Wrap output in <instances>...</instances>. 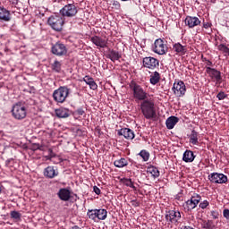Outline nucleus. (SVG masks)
<instances>
[{"mask_svg": "<svg viewBox=\"0 0 229 229\" xmlns=\"http://www.w3.org/2000/svg\"><path fill=\"white\" fill-rule=\"evenodd\" d=\"M93 192H95V194L99 196V194H101V190L98 186H94L93 187Z\"/></svg>", "mask_w": 229, "mask_h": 229, "instance_id": "a18cd8bd", "label": "nucleus"}, {"mask_svg": "<svg viewBox=\"0 0 229 229\" xmlns=\"http://www.w3.org/2000/svg\"><path fill=\"white\" fill-rule=\"evenodd\" d=\"M31 148H32L33 151H37V150L43 151L44 150V147L38 143H33Z\"/></svg>", "mask_w": 229, "mask_h": 229, "instance_id": "e433bc0d", "label": "nucleus"}, {"mask_svg": "<svg viewBox=\"0 0 229 229\" xmlns=\"http://www.w3.org/2000/svg\"><path fill=\"white\" fill-rule=\"evenodd\" d=\"M218 51H222V53H225V55H229V48L225 44H220L218 46Z\"/></svg>", "mask_w": 229, "mask_h": 229, "instance_id": "c9c22d12", "label": "nucleus"}, {"mask_svg": "<svg viewBox=\"0 0 229 229\" xmlns=\"http://www.w3.org/2000/svg\"><path fill=\"white\" fill-rule=\"evenodd\" d=\"M11 219H14L15 221H21V217H22V215L19 211H11L10 213Z\"/></svg>", "mask_w": 229, "mask_h": 229, "instance_id": "72a5a7b5", "label": "nucleus"}, {"mask_svg": "<svg viewBox=\"0 0 229 229\" xmlns=\"http://www.w3.org/2000/svg\"><path fill=\"white\" fill-rule=\"evenodd\" d=\"M211 26H212V23H209V22L203 23V28H205V30H208V28H210Z\"/></svg>", "mask_w": 229, "mask_h": 229, "instance_id": "09e8293b", "label": "nucleus"}, {"mask_svg": "<svg viewBox=\"0 0 229 229\" xmlns=\"http://www.w3.org/2000/svg\"><path fill=\"white\" fill-rule=\"evenodd\" d=\"M106 58H109L111 62H117V60H121L122 55L119 52L114 49H109L108 54L106 55Z\"/></svg>", "mask_w": 229, "mask_h": 229, "instance_id": "4be33fe9", "label": "nucleus"}, {"mask_svg": "<svg viewBox=\"0 0 229 229\" xmlns=\"http://www.w3.org/2000/svg\"><path fill=\"white\" fill-rule=\"evenodd\" d=\"M202 62H206L205 69H207V67H214V63H212V61L207 59L206 57H203V55H202Z\"/></svg>", "mask_w": 229, "mask_h": 229, "instance_id": "ea45409f", "label": "nucleus"}, {"mask_svg": "<svg viewBox=\"0 0 229 229\" xmlns=\"http://www.w3.org/2000/svg\"><path fill=\"white\" fill-rule=\"evenodd\" d=\"M114 167H118V169H123V167H126L128 165V159L124 157H121L120 159H116L114 162Z\"/></svg>", "mask_w": 229, "mask_h": 229, "instance_id": "cd10ccee", "label": "nucleus"}, {"mask_svg": "<svg viewBox=\"0 0 229 229\" xmlns=\"http://www.w3.org/2000/svg\"><path fill=\"white\" fill-rule=\"evenodd\" d=\"M147 173L148 174H151L153 178H158L160 176V171H158V168L154 165H149L147 167Z\"/></svg>", "mask_w": 229, "mask_h": 229, "instance_id": "bb28decb", "label": "nucleus"}, {"mask_svg": "<svg viewBox=\"0 0 229 229\" xmlns=\"http://www.w3.org/2000/svg\"><path fill=\"white\" fill-rule=\"evenodd\" d=\"M121 182L122 183H123V185H126V187H131V184L133 183L131 179H128V178H123L121 180Z\"/></svg>", "mask_w": 229, "mask_h": 229, "instance_id": "58836bf2", "label": "nucleus"}, {"mask_svg": "<svg viewBox=\"0 0 229 229\" xmlns=\"http://www.w3.org/2000/svg\"><path fill=\"white\" fill-rule=\"evenodd\" d=\"M55 114L58 119H67V117H71V110L65 107H59L55 109Z\"/></svg>", "mask_w": 229, "mask_h": 229, "instance_id": "a211bd4d", "label": "nucleus"}, {"mask_svg": "<svg viewBox=\"0 0 229 229\" xmlns=\"http://www.w3.org/2000/svg\"><path fill=\"white\" fill-rule=\"evenodd\" d=\"M212 225H214V222H212V220H205L202 224V228L212 229Z\"/></svg>", "mask_w": 229, "mask_h": 229, "instance_id": "f704fd0d", "label": "nucleus"}, {"mask_svg": "<svg viewBox=\"0 0 229 229\" xmlns=\"http://www.w3.org/2000/svg\"><path fill=\"white\" fill-rule=\"evenodd\" d=\"M119 137H124L127 140H133L135 139V132L130 128H122L118 131Z\"/></svg>", "mask_w": 229, "mask_h": 229, "instance_id": "2eb2a0df", "label": "nucleus"}, {"mask_svg": "<svg viewBox=\"0 0 229 229\" xmlns=\"http://www.w3.org/2000/svg\"><path fill=\"white\" fill-rule=\"evenodd\" d=\"M92 44L97 46V47L105 48L108 46V41L99 36H94L90 38Z\"/></svg>", "mask_w": 229, "mask_h": 229, "instance_id": "dca6fc26", "label": "nucleus"}, {"mask_svg": "<svg viewBox=\"0 0 229 229\" xmlns=\"http://www.w3.org/2000/svg\"><path fill=\"white\" fill-rule=\"evenodd\" d=\"M58 158H60V157H56L54 158L55 162H58Z\"/></svg>", "mask_w": 229, "mask_h": 229, "instance_id": "603ef678", "label": "nucleus"}, {"mask_svg": "<svg viewBox=\"0 0 229 229\" xmlns=\"http://www.w3.org/2000/svg\"><path fill=\"white\" fill-rule=\"evenodd\" d=\"M0 21H3V22H10L12 21V13L4 6H0Z\"/></svg>", "mask_w": 229, "mask_h": 229, "instance_id": "aec40b11", "label": "nucleus"}, {"mask_svg": "<svg viewBox=\"0 0 229 229\" xmlns=\"http://www.w3.org/2000/svg\"><path fill=\"white\" fill-rule=\"evenodd\" d=\"M198 137H199V133H198L196 130H192L191 133L189 135L190 144H192L193 146H198L199 144Z\"/></svg>", "mask_w": 229, "mask_h": 229, "instance_id": "a878e982", "label": "nucleus"}, {"mask_svg": "<svg viewBox=\"0 0 229 229\" xmlns=\"http://www.w3.org/2000/svg\"><path fill=\"white\" fill-rule=\"evenodd\" d=\"M83 81L86 82V85H89V89H91V90H98V83H96V81H94V79L92 77L85 76L83 78Z\"/></svg>", "mask_w": 229, "mask_h": 229, "instance_id": "393cba45", "label": "nucleus"}, {"mask_svg": "<svg viewBox=\"0 0 229 229\" xmlns=\"http://www.w3.org/2000/svg\"><path fill=\"white\" fill-rule=\"evenodd\" d=\"M58 167L48 165L47 168L44 169V176L46 178H49L50 180H53V178H56L58 176Z\"/></svg>", "mask_w": 229, "mask_h": 229, "instance_id": "4468645a", "label": "nucleus"}, {"mask_svg": "<svg viewBox=\"0 0 229 229\" xmlns=\"http://www.w3.org/2000/svg\"><path fill=\"white\" fill-rule=\"evenodd\" d=\"M47 23L55 31H62L65 21L64 20V16L54 14L48 18Z\"/></svg>", "mask_w": 229, "mask_h": 229, "instance_id": "7ed1b4c3", "label": "nucleus"}, {"mask_svg": "<svg viewBox=\"0 0 229 229\" xmlns=\"http://www.w3.org/2000/svg\"><path fill=\"white\" fill-rule=\"evenodd\" d=\"M206 72L207 74H208L209 77H211L212 80H216L217 83H221V81H223V76H221V72L216 68L206 67Z\"/></svg>", "mask_w": 229, "mask_h": 229, "instance_id": "ddd939ff", "label": "nucleus"}, {"mask_svg": "<svg viewBox=\"0 0 229 229\" xmlns=\"http://www.w3.org/2000/svg\"><path fill=\"white\" fill-rule=\"evenodd\" d=\"M51 69L54 72H62V63L58 60H55L53 64H51Z\"/></svg>", "mask_w": 229, "mask_h": 229, "instance_id": "7c9ffc66", "label": "nucleus"}, {"mask_svg": "<svg viewBox=\"0 0 229 229\" xmlns=\"http://www.w3.org/2000/svg\"><path fill=\"white\" fill-rule=\"evenodd\" d=\"M131 205H132V207H140V203H139V201H137V199H133L131 201Z\"/></svg>", "mask_w": 229, "mask_h": 229, "instance_id": "49530a36", "label": "nucleus"}, {"mask_svg": "<svg viewBox=\"0 0 229 229\" xmlns=\"http://www.w3.org/2000/svg\"><path fill=\"white\" fill-rule=\"evenodd\" d=\"M12 114L14 119H17V121H22V119H26V115H28V109H26L24 105L19 102L13 106Z\"/></svg>", "mask_w": 229, "mask_h": 229, "instance_id": "20e7f679", "label": "nucleus"}, {"mask_svg": "<svg viewBox=\"0 0 229 229\" xmlns=\"http://www.w3.org/2000/svg\"><path fill=\"white\" fill-rule=\"evenodd\" d=\"M184 22L185 25L191 29L196 28V26H199V24H201V21H199V18L196 16H187Z\"/></svg>", "mask_w": 229, "mask_h": 229, "instance_id": "f3484780", "label": "nucleus"}, {"mask_svg": "<svg viewBox=\"0 0 229 229\" xmlns=\"http://www.w3.org/2000/svg\"><path fill=\"white\" fill-rule=\"evenodd\" d=\"M70 94L71 89L69 86H60L57 89L54 90L52 97L55 103L64 105Z\"/></svg>", "mask_w": 229, "mask_h": 229, "instance_id": "f03ea898", "label": "nucleus"}, {"mask_svg": "<svg viewBox=\"0 0 229 229\" xmlns=\"http://www.w3.org/2000/svg\"><path fill=\"white\" fill-rule=\"evenodd\" d=\"M129 87L132 92V98L136 103H140V108L145 119H157V108L155 107V100L148 98L149 93L144 88L131 81Z\"/></svg>", "mask_w": 229, "mask_h": 229, "instance_id": "f257e3e1", "label": "nucleus"}, {"mask_svg": "<svg viewBox=\"0 0 229 229\" xmlns=\"http://www.w3.org/2000/svg\"><path fill=\"white\" fill-rule=\"evenodd\" d=\"M194 158H196V156L194 155V152H192V150H185L182 156L183 162H194Z\"/></svg>", "mask_w": 229, "mask_h": 229, "instance_id": "b1692460", "label": "nucleus"}, {"mask_svg": "<svg viewBox=\"0 0 229 229\" xmlns=\"http://www.w3.org/2000/svg\"><path fill=\"white\" fill-rule=\"evenodd\" d=\"M67 51V46L60 41L56 42L51 47V53L55 56H66Z\"/></svg>", "mask_w": 229, "mask_h": 229, "instance_id": "0eeeda50", "label": "nucleus"}, {"mask_svg": "<svg viewBox=\"0 0 229 229\" xmlns=\"http://www.w3.org/2000/svg\"><path fill=\"white\" fill-rule=\"evenodd\" d=\"M217 99H219V101H223V99H226V98H228V95H226L225 92L220 91L217 95H216Z\"/></svg>", "mask_w": 229, "mask_h": 229, "instance_id": "a19ab883", "label": "nucleus"}, {"mask_svg": "<svg viewBox=\"0 0 229 229\" xmlns=\"http://www.w3.org/2000/svg\"><path fill=\"white\" fill-rule=\"evenodd\" d=\"M160 80H161L160 72H154L150 74L149 81L151 85H157V83H160Z\"/></svg>", "mask_w": 229, "mask_h": 229, "instance_id": "c85d7f7f", "label": "nucleus"}, {"mask_svg": "<svg viewBox=\"0 0 229 229\" xmlns=\"http://www.w3.org/2000/svg\"><path fill=\"white\" fill-rule=\"evenodd\" d=\"M201 201V195L198 193H192L191 196V199L186 201V210L188 212H191V210H194L198 205H199V202Z\"/></svg>", "mask_w": 229, "mask_h": 229, "instance_id": "1a4fd4ad", "label": "nucleus"}, {"mask_svg": "<svg viewBox=\"0 0 229 229\" xmlns=\"http://www.w3.org/2000/svg\"><path fill=\"white\" fill-rule=\"evenodd\" d=\"M178 121H180V119L176 116L168 117L165 121L167 130H173V128L178 124Z\"/></svg>", "mask_w": 229, "mask_h": 229, "instance_id": "5701e85b", "label": "nucleus"}, {"mask_svg": "<svg viewBox=\"0 0 229 229\" xmlns=\"http://www.w3.org/2000/svg\"><path fill=\"white\" fill-rule=\"evenodd\" d=\"M208 205H210L208 200H204L199 203V208H202L203 210H205V208H207V207H208Z\"/></svg>", "mask_w": 229, "mask_h": 229, "instance_id": "c03bdc74", "label": "nucleus"}, {"mask_svg": "<svg viewBox=\"0 0 229 229\" xmlns=\"http://www.w3.org/2000/svg\"><path fill=\"white\" fill-rule=\"evenodd\" d=\"M48 153L52 157L53 159L56 158V154H55V152H53V149L49 148Z\"/></svg>", "mask_w": 229, "mask_h": 229, "instance_id": "de8ad7c7", "label": "nucleus"}, {"mask_svg": "<svg viewBox=\"0 0 229 229\" xmlns=\"http://www.w3.org/2000/svg\"><path fill=\"white\" fill-rule=\"evenodd\" d=\"M210 216L212 217V219H219V211L217 210L210 211Z\"/></svg>", "mask_w": 229, "mask_h": 229, "instance_id": "79ce46f5", "label": "nucleus"}, {"mask_svg": "<svg viewBox=\"0 0 229 229\" xmlns=\"http://www.w3.org/2000/svg\"><path fill=\"white\" fill-rule=\"evenodd\" d=\"M165 221L176 225L182 219V213L178 210H169L165 215Z\"/></svg>", "mask_w": 229, "mask_h": 229, "instance_id": "9d476101", "label": "nucleus"}, {"mask_svg": "<svg viewBox=\"0 0 229 229\" xmlns=\"http://www.w3.org/2000/svg\"><path fill=\"white\" fill-rule=\"evenodd\" d=\"M57 196L61 201H69V199H71V190L68 188H61L57 192Z\"/></svg>", "mask_w": 229, "mask_h": 229, "instance_id": "6ab92c4d", "label": "nucleus"}, {"mask_svg": "<svg viewBox=\"0 0 229 229\" xmlns=\"http://www.w3.org/2000/svg\"><path fill=\"white\" fill-rule=\"evenodd\" d=\"M78 6H76L74 4H68L64 5L60 11V14L62 17H68L72 18L76 17L78 15Z\"/></svg>", "mask_w": 229, "mask_h": 229, "instance_id": "39448f33", "label": "nucleus"}, {"mask_svg": "<svg viewBox=\"0 0 229 229\" xmlns=\"http://www.w3.org/2000/svg\"><path fill=\"white\" fill-rule=\"evenodd\" d=\"M46 158L47 160H50L51 162H53V164H62V162H64V159L61 157H58V161H55L53 157H51L50 155L47 156Z\"/></svg>", "mask_w": 229, "mask_h": 229, "instance_id": "4c0bfd02", "label": "nucleus"}, {"mask_svg": "<svg viewBox=\"0 0 229 229\" xmlns=\"http://www.w3.org/2000/svg\"><path fill=\"white\" fill-rule=\"evenodd\" d=\"M139 156L141 157L143 162H148V160H149L150 154L148 150L143 149L139 153Z\"/></svg>", "mask_w": 229, "mask_h": 229, "instance_id": "473e14b6", "label": "nucleus"}, {"mask_svg": "<svg viewBox=\"0 0 229 229\" xmlns=\"http://www.w3.org/2000/svg\"><path fill=\"white\" fill-rule=\"evenodd\" d=\"M172 90L176 98H183L187 92V86H185V82L182 81H175Z\"/></svg>", "mask_w": 229, "mask_h": 229, "instance_id": "6e6552de", "label": "nucleus"}, {"mask_svg": "<svg viewBox=\"0 0 229 229\" xmlns=\"http://www.w3.org/2000/svg\"><path fill=\"white\" fill-rule=\"evenodd\" d=\"M211 183H226L228 177L225 174L212 173L208 175Z\"/></svg>", "mask_w": 229, "mask_h": 229, "instance_id": "f8f14e48", "label": "nucleus"}, {"mask_svg": "<svg viewBox=\"0 0 229 229\" xmlns=\"http://www.w3.org/2000/svg\"><path fill=\"white\" fill-rule=\"evenodd\" d=\"M131 189H133V191H137V187H135V185H133V182L131 183V186H130Z\"/></svg>", "mask_w": 229, "mask_h": 229, "instance_id": "3c124183", "label": "nucleus"}, {"mask_svg": "<svg viewBox=\"0 0 229 229\" xmlns=\"http://www.w3.org/2000/svg\"><path fill=\"white\" fill-rule=\"evenodd\" d=\"M142 62H143V67H146V69H150L153 71L160 67V61H158V59L152 56L143 58Z\"/></svg>", "mask_w": 229, "mask_h": 229, "instance_id": "9b49d317", "label": "nucleus"}, {"mask_svg": "<svg viewBox=\"0 0 229 229\" xmlns=\"http://www.w3.org/2000/svg\"><path fill=\"white\" fill-rule=\"evenodd\" d=\"M112 5H113V8H114V10H121V3H119V1L114 0L112 2Z\"/></svg>", "mask_w": 229, "mask_h": 229, "instance_id": "37998d69", "label": "nucleus"}, {"mask_svg": "<svg viewBox=\"0 0 229 229\" xmlns=\"http://www.w3.org/2000/svg\"><path fill=\"white\" fill-rule=\"evenodd\" d=\"M87 216L92 221H96L98 219V209H89Z\"/></svg>", "mask_w": 229, "mask_h": 229, "instance_id": "2f4dec72", "label": "nucleus"}, {"mask_svg": "<svg viewBox=\"0 0 229 229\" xmlns=\"http://www.w3.org/2000/svg\"><path fill=\"white\" fill-rule=\"evenodd\" d=\"M77 114L78 115H83V114H85V110H83V108H79L77 109Z\"/></svg>", "mask_w": 229, "mask_h": 229, "instance_id": "8fccbe9b", "label": "nucleus"}, {"mask_svg": "<svg viewBox=\"0 0 229 229\" xmlns=\"http://www.w3.org/2000/svg\"><path fill=\"white\" fill-rule=\"evenodd\" d=\"M153 51L157 55H166L169 48L167 47V41L162 38H157L154 42Z\"/></svg>", "mask_w": 229, "mask_h": 229, "instance_id": "423d86ee", "label": "nucleus"}, {"mask_svg": "<svg viewBox=\"0 0 229 229\" xmlns=\"http://www.w3.org/2000/svg\"><path fill=\"white\" fill-rule=\"evenodd\" d=\"M108 216V211L105 208L97 209V219L99 221H105Z\"/></svg>", "mask_w": 229, "mask_h": 229, "instance_id": "c756f323", "label": "nucleus"}, {"mask_svg": "<svg viewBox=\"0 0 229 229\" xmlns=\"http://www.w3.org/2000/svg\"><path fill=\"white\" fill-rule=\"evenodd\" d=\"M1 191H2V189H1V186H0V194H1Z\"/></svg>", "mask_w": 229, "mask_h": 229, "instance_id": "864d4df0", "label": "nucleus"}, {"mask_svg": "<svg viewBox=\"0 0 229 229\" xmlns=\"http://www.w3.org/2000/svg\"><path fill=\"white\" fill-rule=\"evenodd\" d=\"M173 49L179 56H183L187 54V47L182 46L181 43H175L173 46Z\"/></svg>", "mask_w": 229, "mask_h": 229, "instance_id": "412c9836", "label": "nucleus"}]
</instances>
